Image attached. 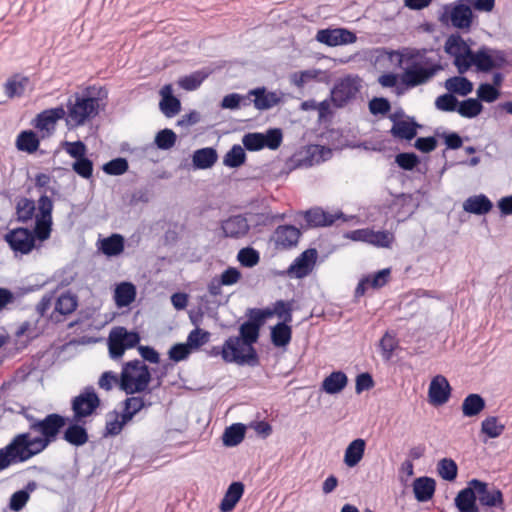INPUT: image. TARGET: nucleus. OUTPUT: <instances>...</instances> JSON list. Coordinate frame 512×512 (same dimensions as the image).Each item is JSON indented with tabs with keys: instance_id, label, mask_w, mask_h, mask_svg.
Returning a JSON list of instances; mask_svg holds the SVG:
<instances>
[{
	"instance_id": "f257e3e1",
	"label": "nucleus",
	"mask_w": 512,
	"mask_h": 512,
	"mask_svg": "<svg viewBox=\"0 0 512 512\" xmlns=\"http://www.w3.org/2000/svg\"><path fill=\"white\" fill-rule=\"evenodd\" d=\"M356 216H347L341 209L329 211L321 206H313L306 210L294 211L292 209L274 213L267 212H245L226 219H220L215 224H274L282 221L283 224H336L338 221H350Z\"/></svg>"
},
{
	"instance_id": "f03ea898",
	"label": "nucleus",
	"mask_w": 512,
	"mask_h": 512,
	"mask_svg": "<svg viewBox=\"0 0 512 512\" xmlns=\"http://www.w3.org/2000/svg\"><path fill=\"white\" fill-rule=\"evenodd\" d=\"M440 47H431L429 49H410L393 50L387 47L375 49L376 61L386 58L390 62L396 58L397 65L405 66V73L410 75L417 86L428 83L440 71L448 67L447 62L441 61Z\"/></svg>"
},
{
	"instance_id": "7ed1b4c3",
	"label": "nucleus",
	"mask_w": 512,
	"mask_h": 512,
	"mask_svg": "<svg viewBox=\"0 0 512 512\" xmlns=\"http://www.w3.org/2000/svg\"><path fill=\"white\" fill-rule=\"evenodd\" d=\"M105 86L87 85L72 93L64 104L66 127L74 130L85 126L105 111L108 100Z\"/></svg>"
},
{
	"instance_id": "20e7f679",
	"label": "nucleus",
	"mask_w": 512,
	"mask_h": 512,
	"mask_svg": "<svg viewBox=\"0 0 512 512\" xmlns=\"http://www.w3.org/2000/svg\"><path fill=\"white\" fill-rule=\"evenodd\" d=\"M65 423L64 417L50 414L44 420L31 424V429L41 433V436L31 437L29 433L17 435L7 448L17 462L25 461L43 451L55 439Z\"/></svg>"
},
{
	"instance_id": "39448f33",
	"label": "nucleus",
	"mask_w": 512,
	"mask_h": 512,
	"mask_svg": "<svg viewBox=\"0 0 512 512\" xmlns=\"http://www.w3.org/2000/svg\"><path fill=\"white\" fill-rule=\"evenodd\" d=\"M259 338V324L252 321L243 323L239 328V336L229 337L220 352L227 363L254 366L258 363L257 353L253 347Z\"/></svg>"
},
{
	"instance_id": "423d86ee",
	"label": "nucleus",
	"mask_w": 512,
	"mask_h": 512,
	"mask_svg": "<svg viewBox=\"0 0 512 512\" xmlns=\"http://www.w3.org/2000/svg\"><path fill=\"white\" fill-rule=\"evenodd\" d=\"M472 0H455L438 11V21L454 32L471 33L479 25V16L471 8Z\"/></svg>"
},
{
	"instance_id": "0eeeda50",
	"label": "nucleus",
	"mask_w": 512,
	"mask_h": 512,
	"mask_svg": "<svg viewBox=\"0 0 512 512\" xmlns=\"http://www.w3.org/2000/svg\"><path fill=\"white\" fill-rule=\"evenodd\" d=\"M148 366L141 360L126 362L120 374L119 388L126 394L142 393L151 382Z\"/></svg>"
},
{
	"instance_id": "6e6552de",
	"label": "nucleus",
	"mask_w": 512,
	"mask_h": 512,
	"mask_svg": "<svg viewBox=\"0 0 512 512\" xmlns=\"http://www.w3.org/2000/svg\"><path fill=\"white\" fill-rule=\"evenodd\" d=\"M468 33L463 32H450L445 33L441 31L440 36H435V42H439L440 38H444V43L442 46H439L441 50L447 55V57L451 60L452 64L457 69V72L460 74H466L469 72V62L470 58L467 55V48L464 45V35Z\"/></svg>"
},
{
	"instance_id": "1a4fd4ad",
	"label": "nucleus",
	"mask_w": 512,
	"mask_h": 512,
	"mask_svg": "<svg viewBox=\"0 0 512 512\" xmlns=\"http://www.w3.org/2000/svg\"><path fill=\"white\" fill-rule=\"evenodd\" d=\"M508 65L509 61L504 50L482 44L476 49L475 55L470 59L469 71L489 73L491 69L504 68Z\"/></svg>"
},
{
	"instance_id": "9d476101",
	"label": "nucleus",
	"mask_w": 512,
	"mask_h": 512,
	"mask_svg": "<svg viewBox=\"0 0 512 512\" xmlns=\"http://www.w3.org/2000/svg\"><path fill=\"white\" fill-rule=\"evenodd\" d=\"M15 220L22 224H54L53 223V206L50 207V212L43 216L41 215L40 200L35 201L33 198L26 196H18L15 204Z\"/></svg>"
},
{
	"instance_id": "9b49d317",
	"label": "nucleus",
	"mask_w": 512,
	"mask_h": 512,
	"mask_svg": "<svg viewBox=\"0 0 512 512\" xmlns=\"http://www.w3.org/2000/svg\"><path fill=\"white\" fill-rule=\"evenodd\" d=\"M59 120L66 122L63 103L40 111L31 120L30 125L40 136L44 139H48L55 133Z\"/></svg>"
},
{
	"instance_id": "f8f14e48",
	"label": "nucleus",
	"mask_w": 512,
	"mask_h": 512,
	"mask_svg": "<svg viewBox=\"0 0 512 512\" xmlns=\"http://www.w3.org/2000/svg\"><path fill=\"white\" fill-rule=\"evenodd\" d=\"M361 78L356 74H346L338 78L330 90L336 99V107H346L353 102L361 90Z\"/></svg>"
},
{
	"instance_id": "ddd939ff",
	"label": "nucleus",
	"mask_w": 512,
	"mask_h": 512,
	"mask_svg": "<svg viewBox=\"0 0 512 512\" xmlns=\"http://www.w3.org/2000/svg\"><path fill=\"white\" fill-rule=\"evenodd\" d=\"M314 40L327 47L334 48L354 44L357 41V34L348 27L329 25L325 28H319Z\"/></svg>"
},
{
	"instance_id": "4468645a",
	"label": "nucleus",
	"mask_w": 512,
	"mask_h": 512,
	"mask_svg": "<svg viewBox=\"0 0 512 512\" xmlns=\"http://www.w3.org/2000/svg\"><path fill=\"white\" fill-rule=\"evenodd\" d=\"M140 341V336L136 332L128 331L124 327L113 328L108 337L109 353L111 358H120L125 350L133 348Z\"/></svg>"
},
{
	"instance_id": "2eb2a0df",
	"label": "nucleus",
	"mask_w": 512,
	"mask_h": 512,
	"mask_svg": "<svg viewBox=\"0 0 512 512\" xmlns=\"http://www.w3.org/2000/svg\"><path fill=\"white\" fill-rule=\"evenodd\" d=\"M249 91V102L260 112L268 111L285 101V94L281 90H269L261 85L251 88Z\"/></svg>"
},
{
	"instance_id": "dca6fc26",
	"label": "nucleus",
	"mask_w": 512,
	"mask_h": 512,
	"mask_svg": "<svg viewBox=\"0 0 512 512\" xmlns=\"http://www.w3.org/2000/svg\"><path fill=\"white\" fill-rule=\"evenodd\" d=\"M225 64H226L225 61L212 62L208 66H204L201 69H198L189 74L180 76L177 79L176 83H177L178 87L182 90H185L187 92L195 91L215 71L221 70L222 68H224Z\"/></svg>"
},
{
	"instance_id": "f3484780",
	"label": "nucleus",
	"mask_w": 512,
	"mask_h": 512,
	"mask_svg": "<svg viewBox=\"0 0 512 512\" xmlns=\"http://www.w3.org/2000/svg\"><path fill=\"white\" fill-rule=\"evenodd\" d=\"M160 112L168 119L174 118L182 111V102L175 94L173 83H165L158 90Z\"/></svg>"
},
{
	"instance_id": "a211bd4d",
	"label": "nucleus",
	"mask_w": 512,
	"mask_h": 512,
	"mask_svg": "<svg viewBox=\"0 0 512 512\" xmlns=\"http://www.w3.org/2000/svg\"><path fill=\"white\" fill-rule=\"evenodd\" d=\"M470 485L474 487L477 500L482 506L500 508L503 505L502 492L493 485L472 479Z\"/></svg>"
},
{
	"instance_id": "6ab92c4d",
	"label": "nucleus",
	"mask_w": 512,
	"mask_h": 512,
	"mask_svg": "<svg viewBox=\"0 0 512 512\" xmlns=\"http://www.w3.org/2000/svg\"><path fill=\"white\" fill-rule=\"evenodd\" d=\"M100 405V399L93 390H86L72 402V410L74 412V420L79 422L83 418L93 414Z\"/></svg>"
},
{
	"instance_id": "aec40b11",
	"label": "nucleus",
	"mask_w": 512,
	"mask_h": 512,
	"mask_svg": "<svg viewBox=\"0 0 512 512\" xmlns=\"http://www.w3.org/2000/svg\"><path fill=\"white\" fill-rule=\"evenodd\" d=\"M311 81L328 85L332 82V74L329 70L319 68L303 69L290 74V83L297 88H304Z\"/></svg>"
},
{
	"instance_id": "412c9836",
	"label": "nucleus",
	"mask_w": 512,
	"mask_h": 512,
	"mask_svg": "<svg viewBox=\"0 0 512 512\" xmlns=\"http://www.w3.org/2000/svg\"><path fill=\"white\" fill-rule=\"evenodd\" d=\"M428 157H421L413 151L398 152L395 156L394 163L403 171L418 172L426 174L428 171Z\"/></svg>"
},
{
	"instance_id": "4be33fe9",
	"label": "nucleus",
	"mask_w": 512,
	"mask_h": 512,
	"mask_svg": "<svg viewBox=\"0 0 512 512\" xmlns=\"http://www.w3.org/2000/svg\"><path fill=\"white\" fill-rule=\"evenodd\" d=\"M10 247L21 254L29 253L35 246V235L24 227H18L7 235Z\"/></svg>"
},
{
	"instance_id": "5701e85b",
	"label": "nucleus",
	"mask_w": 512,
	"mask_h": 512,
	"mask_svg": "<svg viewBox=\"0 0 512 512\" xmlns=\"http://www.w3.org/2000/svg\"><path fill=\"white\" fill-rule=\"evenodd\" d=\"M450 395L451 386L446 377L440 374L433 377L428 390L429 402L434 406H440L449 400Z\"/></svg>"
},
{
	"instance_id": "b1692460",
	"label": "nucleus",
	"mask_w": 512,
	"mask_h": 512,
	"mask_svg": "<svg viewBox=\"0 0 512 512\" xmlns=\"http://www.w3.org/2000/svg\"><path fill=\"white\" fill-rule=\"evenodd\" d=\"M352 240L364 241L375 246L388 247L393 241V235L383 230L370 228L359 229L348 235Z\"/></svg>"
},
{
	"instance_id": "393cba45",
	"label": "nucleus",
	"mask_w": 512,
	"mask_h": 512,
	"mask_svg": "<svg viewBox=\"0 0 512 512\" xmlns=\"http://www.w3.org/2000/svg\"><path fill=\"white\" fill-rule=\"evenodd\" d=\"M316 260L317 251L315 249H308L295 259L288 268L287 274L296 278H303L313 270Z\"/></svg>"
},
{
	"instance_id": "a878e982",
	"label": "nucleus",
	"mask_w": 512,
	"mask_h": 512,
	"mask_svg": "<svg viewBox=\"0 0 512 512\" xmlns=\"http://www.w3.org/2000/svg\"><path fill=\"white\" fill-rule=\"evenodd\" d=\"M494 204L490 200V198L480 193L478 195L469 196L463 203V209L465 212L469 214H474L477 216H483L480 224H487V219L485 215L493 210Z\"/></svg>"
},
{
	"instance_id": "bb28decb",
	"label": "nucleus",
	"mask_w": 512,
	"mask_h": 512,
	"mask_svg": "<svg viewBox=\"0 0 512 512\" xmlns=\"http://www.w3.org/2000/svg\"><path fill=\"white\" fill-rule=\"evenodd\" d=\"M43 140L45 139L32 128L23 129L17 134L14 145L18 152L34 155Z\"/></svg>"
},
{
	"instance_id": "cd10ccee",
	"label": "nucleus",
	"mask_w": 512,
	"mask_h": 512,
	"mask_svg": "<svg viewBox=\"0 0 512 512\" xmlns=\"http://www.w3.org/2000/svg\"><path fill=\"white\" fill-rule=\"evenodd\" d=\"M192 171L211 169L218 161L219 155L215 147L207 146L196 149L190 155Z\"/></svg>"
},
{
	"instance_id": "c85d7f7f",
	"label": "nucleus",
	"mask_w": 512,
	"mask_h": 512,
	"mask_svg": "<svg viewBox=\"0 0 512 512\" xmlns=\"http://www.w3.org/2000/svg\"><path fill=\"white\" fill-rule=\"evenodd\" d=\"M303 153H305V150L302 149L301 146L285 160L284 166L282 168L273 172L270 176L275 179H279L282 177H287L292 171L296 169L312 167L310 156L305 155L304 157H301Z\"/></svg>"
},
{
	"instance_id": "c756f323",
	"label": "nucleus",
	"mask_w": 512,
	"mask_h": 512,
	"mask_svg": "<svg viewBox=\"0 0 512 512\" xmlns=\"http://www.w3.org/2000/svg\"><path fill=\"white\" fill-rule=\"evenodd\" d=\"M55 179L48 173L38 172L34 176V186L40 193L39 200L41 205V215L46 216L50 212V207L53 206L51 196H48V189L50 183Z\"/></svg>"
},
{
	"instance_id": "7c9ffc66",
	"label": "nucleus",
	"mask_w": 512,
	"mask_h": 512,
	"mask_svg": "<svg viewBox=\"0 0 512 512\" xmlns=\"http://www.w3.org/2000/svg\"><path fill=\"white\" fill-rule=\"evenodd\" d=\"M447 93L466 97L474 90V83L465 74L453 75L444 81Z\"/></svg>"
},
{
	"instance_id": "2f4dec72",
	"label": "nucleus",
	"mask_w": 512,
	"mask_h": 512,
	"mask_svg": "<svg viewBox=\"0 0 512 512\" xmlns=\"http://www.w3.org/2000/svg\"><path fill=\"white\" fill-rule=\"evenodd\" d=\"M391 142L390 139H382L377 141L371 140H360V141H349L345 140V142L341 145H338L337 148H361L366 151H374L385 153L386 151H399L397 146L391 147L388 144Z\"/></svg>"
},
{
	"instance_id": "473e14b6",
	"label": "nucleus",
	"mask_w": 512,
	"mask_h": 512,
	"mask_svg": "<svg viewBox=\"0 0 512 512\" xmlns=\"http://www.w3.org/2000/svg\"><path fill=\"white\" fill-rule=\"evenodd\" d=\"M414 124H411L410 119L394 122L388 133L391 135L392 140L403 146L411 145L414 140L413 136Z\"/></svg>"
},
{
	"instance_id": "72a5a7b5",
	"label": "nucleus",
	"mask_w": 512,
	"mask_h": 512,
	"mask_svg": "<svg viewBox=\"0 0 512 512\" xmlns=\"http://www.w3.org/2000/svg\"><path fill=\"white\" fill-rule=\"evenodd\" d=\"M292 307L289 302L284 301H277L274 305L273 311H261L258 310L255 312L253 316V321L256 324H259V326L263 323L264 319L266 317H269L273 314L277 315L280 319L283 320L282 323H289L292 320Z\"/></svg>"
},
{
	"instance_id": "f704fd0d",
	"label": "nucleus",
	"mask_w": 512,
	"mask_h": 512,
	"mask_svg": "<svg viewBox=\"0 0 512 512\" xmlns=\"http://www.w3.org/2000/svg\"><path fill=\"white\" fill-rule=\"evenodd\" d=\"M30 83V78L21 73L12 74L3 84L4 92L8 99L21 97Z\"/></svg>"
},
{
	"instance_id": "c9c22d12",
	"label": "nucleus",
	"mask_w": 512,
	"mask_h": 512,
	"mask_svg": "<svg viewBox=\"0 0 512 512\" xmlns=\"http://www.w3.org/2000/svg\"><path fill=\"white\" fill-rule=\"evenodd\" d=\"M366 448V441L362 438H357L351 441L345 449L343 462L349 467L357 466L364 457Z\"/></svg>"
},
{
	"instance_id": "e433bc0d",
	"label": "nucleus",
	"mask_w": 512,
	"mask_h": 512,
	"mask_svg": "<svg viewBox=\"0 0 512 512\" xmlns=\"http://www.w3.org/2000/svg\"><path fill=\"white\" fill-rule=\"evenodd\" d=\"M436 136L438 141L441 140L446 149L458 150L464 146L466 141H469L468 136H462L457 131L446 129L442 126L436 128Z\"/></svg>"
},
{
	"instance_id": "4c0bfd02",
	"label": "nucleus",
	"mask_w": 512,
	"mask_h": 512,
	"mask_svg": "<svg viewBox=\"0 0 512 512\" xmlns=\"http://www.w3.org/2000/svg\"><path fill=\"white\" fill-rule=\"evenodd\" d=\"M94 157L95 153H90L82 158H78L71 163L72 171L80 178L94 182Z\"/></svg>"
},
{
	"instance_id": "58836bf2",
	"label": "nucleus",
	"mask_w": 512,
	"mask_h": 512,
	"mask_svg": "<svg viewBox=\"0 0 512 512\" xmlns=\"http://www.w3.org/2000/svg\"><path fill=\"white\" fill-rule=\"evenodd\" d=\"M178 142L177 133L171 128H163L155 133L153 142L149 145L161 151H170Z\"/></svg>"
},
{
	"instance_id": "ea45409f",
	"label": "nucleus",
	"mask_w": 512,
	"mask_h": 512,
	"mask_svg": "<svg viewBox=\"0 0 512 512\" xmlns=\"http://www.w3.org/2000/svg\"><path fill=\"white\" fill-rule=\"evenodd\" d=\"M476 494L474 487L468 482V486L461 490L455 497V505L459 512H479L476 505Z\"/></svg>"
},
{
	"instance_id": "a19ab883",
	"label": "nucleus",
	"mask_w": 512,
	"mask_h": 512,
	"mask_svg": "<svg viewBox=\"0 0 512 512\" xmlns=\"http://www.w3.org/2000/svg\"><path fill=\"white\" fill-rule=\"evenodd\" d=\"M246 162V149L240 144H233L222 158L223 165L229 169H238Z\"/></svg>"
},
{
	"instance_id": "79ce46f5",
	"label": "nucleus",
	"mask_w": 512,
	"mask_h": 512,
	"mask_svg": "<svg viewBox=\"0 0 512 512\" xmlns=\"http://www.w3.org/2000/svg\"><path fill=\"white\" fill-rule=\"evenodd\" d=\"M302 149L305 150L306 156H310L312 166H314L330 160L335 148H331L327 145L308 143L302 146Z\"/></svg>"
},
{
	"instance_id": "37998d69",
	"label": "nucleus",
	"mask_w": 512,
	"mask_h": 512,
	"mask_svg": "<svg viewBox=\"0 0 512 512\" xmlns=\"http://www.w3.org/2000/svg\"><path fill=\"white\" fill-rule=\"evenodd\" d=\"M300 237V231L296 226H278L275 231V241L277 246L289 248L297 244Z\"/></svg>"
},
{
	"instance_id": "c03bdc74",
	"label": "nucleus",
	"mask_w": 512,
	"mask_h": 512,
	"mask_svg": "<svg viewBox=\"0 0 512 512\" xmlns=\"http://www.w3.org/2000/svg\"><path fill=\"white\" fill-rule=\"evenodd\" d=\"M78 305L77 297L69 292L55 298L54 311L51 314L52 318L56 319V314L69 315L75 311Z\"/></svg>"
},
{
	"instance_id": "a18cd8bd",
	"label": "nucleus",
	"mask_w": 512,
	"mask_h": 512,
	"mask_svg": "<svg viewBox=\"0 0 512 512\" xmlns=\"http://www.w3.org/2000/svg\"><path fill=\"white\" fill-rule=\"evenodd\" d=\"M436 483L432 478L419 477L414 480L413 492L415 498L420 502L428 501L435 492Z\"/></svg>"
},
{
	"instance_id": "49530a36",
	"label": "nucleus",
	"mask_w": 512,
	"mask_h": 512,
	"mask_svg": "<svg viewBox=\"0 0 512 512\" xmlns=\"http://www.w3.org/2000/svg\"><path fill=\"white\" fill-rule=\"evenodd\" d=\"M244 492V485L241 482H233L227 489L220 504L222 512H230L234 509Z\"/></svg>"
},
{
	"instance_id": "de8ad7c7",
	"label": "nucleus",
	"mask_w": 512,
	"mask_h": 512,
	"mask_svg": "<svg viewBox=\"0 0 512 512\" xmlns=\"http://www.w3.org/2000/svg\"><path fill=\"white\" fill-rule=\"evenodd\" d=\"M484 109L482 102L478 98L467 97L459 100L456 113L466 119H474L478 117Z\"/></svg>"
},
{
	"instance_id": "09e8293b",
	"label": "nucleus",
	"mask_w": 512,
	"mask_h": 512,
	"mask_svg": "<svg viewBox=\"0 0 512 512\" xmlns=\"http://www.w3.org/2000/svg\"><path fill=\"white\" fill-rule=\"evenodd\" d=\"M250 105L249 91L246 94L231 92L222 97L219 107L223 110L237 111Z\"/></svg>"
},
{
	"instance_id": "8fccbe9b",
	"label": "nucleus",
	"mask_w": 512,
	"mask_h": 512,
	"mask_svg": "<svg viewBox=\"0 0 512 512\" xmlns=\"http://www.w3.org/2000/svg\"><path fill=\"white\" fill-rule=\"evenodd\" d=\"M348 378L342 371H334L322 382V390L327 394L340 393L347 385Z\"/></svg>"
},
{
	"instance_id": "3c124183",
	"label": "nucleus",
	"mask_w": 512,
	"mask_h": 512,
	"mask_svg": "<svg viewBox=\"0 0 512 512\" xmlns=\"http://www.w3.org/2000/svg\"><path fill=\"white\" fill-rule=\"evenodd\" d=\"M136 297V288L132 283L122 282L115 288L114 300L117 307L130 305Z\"/></svg>"
},
{
	"instance_id": "603ef678",
	"label": "nucleus",
	"mask_w": 512,
	"mask_h": 512,
	"mask_svg": "<svg viewBox=\"0 0 512 512\" xmlns=\"http://www.w3.org/2000/svg\"><path fill=\"white\" fill-rule=\"evenodd\" d=\"M342 108L343 107H336V99L329 95V97L319 102V107H317L316 110L318 112L317 123L319 125L330 124L335 116L336 110Z\"/></svg>"
},
{
	"instance_id": "864d4df0",
	"label": "nucleus",
	"mask_w": 512,
	"mask_h": 512,
	"mask_svg": "<svg viewBox=\"0 0 512 512\" xmlns=\"http://www.w3.org/2000/svg\"><path fill=\"white\" fill-rule=\"evenodd\" d=\"M386 209L387 207L385 206H374L368 210L365 220H362L359 216L355 215L356 218L352 219V221H354V224H387L388 216L387 211H385ZM342 222L347 223L348 221ZM349 222H351V220Z\"/></svg>"
},
{
	"instance_id": "5fc2aeb1",
	"label": "nucleus",
	"mask_w": 512,
	"mask_h": 512,
	"mask_svg": "<svg viewBox=\"0 0 512 512\" xmlns=\"http://www.w3.org/2000/svg\"><path fill=\"white\" fill-rule=\"evenodd\" d=\"M461 408L464 416H477L485 408V400L479 394H469L463 400Z\"/></svg>"
},
{
	"instance_id": "6e6d98bb",
	"label": "nucleus",
	"mask_w": 512,
	"mask_h": 512,
	"mask_svg": "<svg viewBox=\"0 0 512 512\" xmlns=\"http://www.w3.org/2000/svg\"><path fill=\"white\" fill-rule=\"evenodd\" d=\"M124 238L119 234H113L100 240V250L107 256H117L123 252Z\"/></svg>"
},
{
	"instance_id": "4d7b16f0",
	"label": "nucleus",
	"mask_w": 512,
	"mask_h": 512,
	"mask_svg": "<svg viewBox=\"0 0 512 512\" xmlns=\"http://www.w3.org/2000/svg\"><path fill=\"white\" fill-rule=\"evenodd\" d=\"M265 149L275 151L279 149L283 143L284 132L281 127H269L261 132Z\"/></svg>"
},
{
	"instance_id": "13d9d810",
	"label": "nucleus",
	"mask_w": 512,
	"mask_h": 512,
	"mask_svg": "<svg viewBox=\"0 0 512 512\" xmlns=\"http://www.w3.org/2000/svg\"><path fill=\"white\" fill-rule=\"evenodd\" d=\"M101 170L108 176H122L129 171V161L125 157H115L105 162Z\"/></svg>"
},
{
	"instance_id": "bf43d9fd",
	"label": "nucleus",
	"mask_w": 512,
	"mask_h": 512,
	"mask_svg": "<svg viewBox=\"0 0 512 512\" xmlns=\"http://www.w3.org/2000/svg\"><path fill=\"white\" fill-rule=\"evenodd\" d=\"M368 109L371 115L386 118L390 114L392 104L387 97L374 96L368 102Z\"/></svg>"
},
{
	"instance_id": "052dcab7",
	"label": "nucleus",
	"mask_w": 512,
	"mask_h": 512,
	"mask_svg": "<svg viewBox=\"0 0 512 512\" xmlns=\"http://www.w3.org/2000/svg\"><path fill=\"white\" fill-rule=\"evenodd\" d=\"M60 147L73 159V161L90 154L87 144L81 139H77L76 141L63 140L60 143Z\"/></svg>"
},
{
	"instance_id": "680f3d73",
	"label": "nucleus",
	"mask_w": 512,
	"mask_h": 512,
	"mask_svg": "<svg viewBox=\"0 0 512 512\" xmlns=\"http://www.w3.org/2000/svg\"><path fill=\"white\" fill-rule=\"evenodd\" d=\"M439 141L438 136H436V128L432 135L429 136H416V138L411 141L410 147H414L421 153L429 154L433 152L438 147Z\"/></svg>"
},
{
	"instance_id": "e2e57ef3",
	"label": "nucleus",
	"mask_w": 512,
	"mask_h": 512,
	"mask_svg": "<svg viewBox=\"0 0 512 512\" xmlns=\"http://www.w3.org/2000/svg\"><path fill=\"white\" fill-rule=\"evenodd\" d=\"M245 426L237 423L225 429L223 443L228 447L236 446L242 442L245 436Z\"/></svg>"
},
{
	"instance_id": "0e129e2a",
	"label": "nucleus",
	"mask_w": 512,
	"mask_h": 512,
	"mask_svg": "<svg viewBox=\"0 0 512 512\" xmlns=\"http://www.w3.org/2000/svg\"><path fill=\"white\" fill-rule=\"evenodd\" d=\"M504 429L505 425L495 416H489L481 423V432L489 438L499 437Z\"/></svg>"
},
{
	"instance_id": "69168bd1",
	"label": "nucleus",
	"mask_w": 512,
	"mask_h": 512,
	"mask_svg": "<svg viewBox=\"0 0 512 512\" xmlns=\"http://www.w3.org/2000/svg\"><path fill=\"white\" fill-rule=\"evenodd\" d=\"M458 103L459 100L455 95L445 92L436 97L434 106L438 111L453 113L456 112Z\"/></svg>"
},
{
	"instance_id": "338daca9",
	"label": "nucleus",
	"mask_w": 512,
	"mask_h": 512,
	"mask_svg": "<svg viewBox=\"0 0 512 512\" xmlns=\"http://www.w3.org/2000/svg\"><path fill=\"white\" fill-rule=\"evenodd\" d=\"M271 338L275 346H286L291 340V328L287 323H279L272 328Z\"/></svg>"
},
{
	"instance_id": "774afa93",
	"label": "nucleus",
	"mask_w": 512,
	"mask_h": 512,
	"mask_svg": "<svg viewBox=\"0 0 512 512\" xmlns=\"http://www.w3.org/2000/svg\"><path fill=\"white\" fill-rule=\"evenodd\" d=\"M476 93L478 96L477 98L481 102H486L490 104L495 102L499 98L501 91L500 89L493 86L491 83L485 81L479 84Z\"/></svg>"
}]
</instances>
